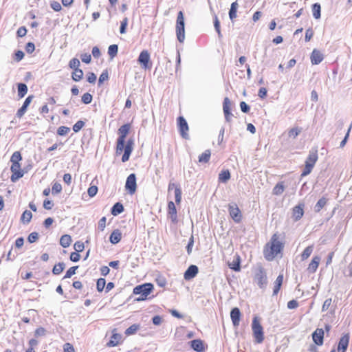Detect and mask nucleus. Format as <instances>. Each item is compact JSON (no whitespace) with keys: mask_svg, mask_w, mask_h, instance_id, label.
<instances>
[{"mask_svg":"<svg viewBox=\"0 0 352 352\" xmlns=\"http://www.w3.org/2000/svg\"><path fill=\"white\" fill-rule=\"evenodd\" d=\"M278 239V234L277 233L274 234L271 238L270 250L265 252V258L269 261H272L275 256L280 253L283 249V244Z\"/></svg>","mask_w":352,"mask_h":352,"instance_id":"1","label":"nucleus"},{"mask_svg":"<svg viewBox=\"0 0 352 352\" xmlns=\"http://www.w3.org/2000/svg\"><path fill=\"white\" fill-rule=\"evenodd\" d=\"M131 129L130 124H125L121 126L118 129L119 137L117 140L116 153L120 154L124 149L125 139Z\"/></svg>","mask_w":352,"mask_h":352,"instance_id":"2","label":"nucleus"},{"mask_svg":"<svg viewBox=\"0 0 352 352\" xmlns=\"http://www.w3.org/2000/svg\"><path fill=\"white\" fill-rule=\"evenodd\" d=\"M154 287L151 283H144L138 285L133 289V294L135 295L140 294L141 296L136 298L137 301H142L146 298V297L151 293Z\"/></svg>","mask_w":352,"mask_h":352,"instance_id":"3","label":"nucleus"},{"mask_svg":"<svg viewBox=\"0 0 352 352\" xmlns=\"http://www.w3.org/2000/svg\"><path fill=\"white\" fill-rule=\"evenodd\" d=\"M185 23L184 14L179 11L177 14L176 21V34L177 40L182 43L185 39Z\"/></svg>","mask_w":352,"mask_h":352,"instance_id":"4","label":"nucleus"},{"mask_svg":"<svg viewBox=\"0 0 352 352\" xmlns=\"http://www.w3.org/2000/svg\"><path fill=\"white\" fill-rule=\"evenodd\" d=\"M252 329L256 342L261 343L264 340L263 329L256 317L253 318Z\"/></svg>","mask_w":352,"mask_h":352,"instance_id":"5","label":"nucleus"},{"mask_svg":"<svg viewBox=\"0 0 352 352\" xmlns=\"http://www.w3.org/2000/svg\"><path fill=\"white\" fill-rule=\"evenodd\" d=\"M254 280L261 289H265L267 285V278L265 270L260 267L255 273Z\"/></svg>","mask_w":352,"mask_h":352,"instance_id":"6","label":"nucleus"},{"mask_svg":"<svg viewBox=\"0 0 352 352\" xmlns=\"http://www.w3.org/2000/svg\"><path fill=\"white\" fill-rule=\"evenodd\" d=\"M228 211L230 217L236 223H240L242 219V214L238 206L234 204H230L228 206Z\"/></svg>","mask_w":352,"mask_h":352,"instance_id":"7","label":"nucleus"},{"mask_svg":"<svg viewBox=\"0 0 352 352\" xmlns=\"http://www.w3.org/2000/svg\"><path fill=\"white\" fill-rule=\"evenodd\" d=\"M136 188V176L135 173H131L126 178L125 188L130 195H133L135 192Z\"/></svg>","mask_w":352,"mask_h":352,"instance_id":"8","label":"nucleus"},{"mask_svg":"<svg viewBox=\"0 0 352 352\" xmlns=\"http://www.w3.org/2000/svg\"><path fill=\"white\" fill-rule=\"evenodd\" d=\"M177 125L182 137L184 139H188V125L184 117L179 116L177 118Z\"/></svg>","mask_w":352,"mask_h":352,"instance_id":"9","label":"nucleus"},{"mask_svg":"<svg viewBox=\"0 0 352 352\" xmlns=\"http://www.w3.org/2000/svg\"><path fill=\"white\" fill-rule=\"evenodd\" d=\"M21 166L19 163H12L11 166V171L12 175L11 176V181L14 182L18 180L19 178L23 176V171L21 170Z\"/></svg>","mask_w":352,"mask_h":352,"instance_id":"10","label":"nucleus"},{"mask_svg":"<svg viewBox=\"0 0 352 352\" xmlns=\"http://www.w3.org/2000/svg\"><path fill=\"white\" fill-rule=\"evenodd\" d=\"M349 333H346L340 338L337 348L338 352H346L349 346Z\"/></svg>","mask_w":352,"mask_h":352,"instance_id":"11","label":"nucleus"},{"mask_svg":"<svg viewBox=\"0 0 352 352\" xmlns=\"http://www.w3.org/2000/svg\"><path fill=\"white\" fill-rule=\"evenodd\" d=\"M138 61L144 69L149 67L148 63L150 61V54L147 50H143L140 52Z\"/></svg>","mask_w":352,"mask_h":352,"instance_id":"12","label":"nucleus"},{"mask_svg":"<svg viewBox=\"0 0 352 352\" xmlns=\"http://www.w3.org/2000/svg\"><path fill=\"white\" fill-rule=\"evenodd\" d=\"M199 272V269L197 265H191L186 270L184 274V278L186 280H191L197 276Z\"/></svg>","mask_w":352,"mask_h":352,"instance_id":"13","label":"nucleus"},{"mask_svg":"<svg viewBox=\"0 0 352 352\" xmlns=\"http://www.w3.org/2000/svg\"><path fill=\"white\" fill-rule=\"evenodd\" d=\"M304 206L303 204H299L296 206L292 210V217L295 221L300 220L304 214Z\"/></svg>","mask_w":352,"mask_h":352,"instance_id":"14","label":"nucleus"},{"mask_svg":"<svg viewBox=\"0 0 352 352\" xmlns=\"http://www.w3.org/2000/svg\"><path fill=\"white\" fill-rule=\"evenodd\" d=\"M33 98H34L33 95H30L26 98L22 107L16 112V116L18 118H21L25 113L27 109H28V106L30 105V104L31 103Z\"/></svg>","mask_w":352,"mask_h":352,"instance_id":"15","label":"nucleus"},{"mask_svg":"<svg viewBox=\"0 0 352 352\" xmlns=\"http://www.w3.org/2000/svg\"><path fill=\"white\" fill-rule=\"evenodd\" d=\"M312 338L316 344L320 346L323 344L324 331L322 329H317L312 333Z\"/></svg>","mask_w":352,"mask_h":352,"instance_id":"16","label":"nucleus"},{"mask_svg":"<svg viewBox=\"0 0 352 352\" xmlns=\"http://www.w3.org/2000/svg\"><path fill=\"white\" fill-rule=\"evenodd\" d=\"M230 318L234 327H238L241 318V311L238 307H234L231 310Z\"/></svg>","mask_w":352,"mask_h":352,"instance_id":"17","label":"nucleus"},{"mask_svg":"<svg viewBox=\"0 0 352 352\" xmlns=\"http://www.w3.org/2000/svg\"><path fill=\"white\" fill-rule=\"evenodd\" d=\"M311 62L313 65H318L323 59V54L318 50L314 49L311 54Z\"/></svg>","mask_w":352,"mask_h":352,"instance_id":"18","label":"nucleus"},{"mask_svg":"<svg viewBox=\"0 0 352 352\" xmlns=\"http://www.w3.org/2000/svg\"><path fill=\"white\" fill-rule=\"evenodd\" d=\"M190 346L194 351L197 352H204L205 351L204 342L200 339L192 340L190 342Z\"/></svg>","mask_w":352,"mask_h":352,"instance_id":"19","label":"nucleus"},{"mask_svg":"<svg viewBox=\"0 0 352 352\" xmlns=\"http://www.w3.org/2000/svg\"><path fill=\"white\" fill-rule=\"evenodd\" d=\"M168 213L170 215L171 221L173 223L177 221V210L175 204L173 201H169L168 204Z\"/></svg>","mask_w":352,"mask_h":352,"instance_id":"20","label":"nucleus"},{"mask_svg":"<svg viewBox=\"0 0 352 352\" xmlns=\"http://www.w3.org/2000/svg\"><path fill=\"white\" fill-rule=\"evenodd\" d=\"M283 275L279 274L274 282V289H273V295L274 296L278 294V293L280 291V289L281 287V285L283 284Z\"/></svg>","mask_w":352,"mask_h":352,"instance_id":"21","label":"nucleus"},{"mask_svg":"<svg viewBox=\"0 0 352 352\" xmlns=\"http://www.w3.org/2000/svg\"><path fill=\"white\" fill-rule=\"evenodd\" d=\"M122 234L119 230H115L110 235L109 241L113 244H116L120 241Z\"/></svg>","mask_w":352,"mask_h":352,"instance_id":"22","label":"nucleus"},{"mask_svg":"<svg viewBox=\"0 0 352 352\" xmlns=\"http://www.w3.org/2000/svg\"><path fill=\"white\" fill-rule=\"evenodd\" d=\"M318 160L317 151H311L309 153L308 157L306 160L305 164H309L310 166H314L316 162Z\"/></svg>","mask_w":352,"mask_h":352,"instance_id":"23","label":"nucleus"},{"mask_svg":"<svg viewBox=\"0 0 352 352\" xmlns=\"http://www.w3.org/2000/svg\"><path fill=\"white\" fill-rule=\"evenodd\" d=\"M320 261V258L319 256H314L309 265L308 270L311 272H315L318 267Z\"/></svg>","mask_w":352,"mask_h":352,"instance_id":"24","label":"nucleus"},{"mask_svg":"<svg viewBox=\"0 0 352 352\" xmlns=\"http://www.w3.org/2000/svg\"><path fill=\"white\" fill-rule=\"evenodd\" d=\"M124 211V206L123 205L120 203L117 202L116 203L113 207L111 208V212L113 216H117L122 213Z\"/></svg>","mask_w":352,"mask_h":352,"instance_id":"25","label":"nucleus"},{"mask_svg":"<svg viewBox=\"0 0 352 352\" xmlns=\"http://www.w3.org/2000/svg\"><path fill=\"white\" fill-rule=\"evenodd\" d=\"M239 5L237 1H234L232 3L230 9L229 11V17L231 21H233L234 19L236 18V12L238 9Z\"/></svg>","mask_w":352,"mask_h":352,"instance_id":"26","label":"nucleus"},{"mask_svg":"<svg viewBox=\"0 0 352 352\" xmlns=\"http://www.w3.org/2000/svg\"><path fill=\"white\" fill-rule=\"evenodd\" d=\"M122 338V336L119 333H113L111 338V340L107 343L108 346H116L118 344L120 340Z\"/></svg>","mask_w":352,"mask_h":352,"instance_id":"27","label":"nucleus"},{"mask_svg":"<svg viewBox=\"0 0 352 352\" xmlns=\"http://www.w3.org/2000/svg\"><path fill=\"white\" fill-rule=\"evenodd\" d=\"M72 243V237L69 234H64L60 237V244L63 248H67Z\"/></svg>","mask_w":352,"mask_h":352,"instance_id":"28","label":"nucleus"},{"mask_svg":"<svg viewBox=\"0 0 352 352\" xmlns=\"http://www.w3.org/2000/svg\"><path fill=\"white\" fill-rule=\"evenodd\" d=\"M230 178V173L228 170H222L219 174V181L222 183H226Z\"/></svg>","mask_w":352,"mask_h":352,"instance_id":"29","label":"nucleus"},{"mask_svg":"<svg viewBox=\"0 0 352 352\" xmlns=\"http://www.w3.org/2000/svg\"><path fill=\"white\" fill-rule=\"evenodd\" d=\"M18 87V96L20 98H23L28 92V87L24 83H19Z\"/></svg>","mask_w":352,"mask_h":352,"instance_id":"30","label":"nucleus"},{"mask_svg":"<svg viewBox=\"0 0 352 352\" xmlns=\"http://www.w3.org/2000/svg\"><path fill=\"white\" fill-rule=\"evenodd\" d=\"M327 199L324 197L320 199L314 206V210L316 212H319L324 206L327 204Z\"/></svg>","mask_w":352,"mask_h":352,"instance_id":"31","label":"nucleus"},{"mask_svg":"<svg viewBox=\"0 0 352 352\" xmlns=\"http://www.w3.org/2000/svg\"><path fill=\"white\" fill-rule=\"evenodd\" d=\"M83 77V72L80 69L74 70L72 74V78L76 82L80 81Z\"/></svg>","mask_w":352,"mask_h":352,"instance_id":"32","label":"nucleus"},{"mask_svg":"<svg viewBox=\"0 0 352 352\" xmlns=\"http://www.w3.org/2000/svg\"><path fill=\"white\" fill-rule=\"evenodd\" d=\"M320 11H321V7L319 3H316L312 5L313 16L315 19H318L320 18V16H321Z\"/></svg>","mask_w":352,"mask_h":352,"instance_id":"33","label":"nucleus"},{"mask_svg":"<svg viewBox=\"0 0 352 352\" xmlns=\"http://www.w3.org/2000/svg\"><path fill=\"white\" fill-rule=\"evenodd\" d=\"M210 151L206 150L199 157V162L201 163H207L210 158Z\"/></svg>","mask_w":352,"mask_h":352,"instance_id":"34","label":"nucleus"},{"mask_svg":"<svg viewBox=\"0 0 352 352\" xmlns=\"http://www.w3.org/2000/svg\"><path fill=\"white\" fill-rule=\"evenodd\" d=\"M32 214L30 210H25L21 215V220L23 223H28L31 221Z\"/></svg>","mask_w":352,"mask_h":352,"instance_id":"35","label":"nucleus"},{"mask_svg":"<svg viewBox=\"0 0 352 352\" xmlns=\"http://www.w3.org/2000/svg\"><path fill=\"white\" fill-rule=\"evenodd\" d=\"M65 267V265L64 263H58V264L55 265L52 269V273L54 275H58L60 274L63 270Z\"/></svg>","mask_w":352,"mask_h":352,"instance_id":"36","label":"nucleus"},{"mask_svg":"<svg viewBox=\"0 0 352 352\" xmlns=\"http://www.w3.org/2000/svg\"><path fill=\"white\" fill-rule=\"evenodd\" d=\"M314 250V246L309 245L307 247L301 254V258L302 261L307 259Z\"/></svg>","mask_w":352,"mask_h":352,"instance_id":"37","label":"nucleus"},{"mask_svg":"<svg viewBox=\"0 0 352 352\" xmlns=\"http://www.w3.org/2000/svg\"><path fill=\"white\" fill-rule=\"evenodd\" d=\"M229 267L235 272L240 271L241 266L239 256H237L236 259L234 260L232 263H229Z\"/></svg>","mask_w":352,"mask_h":352,"instance_id":"38","label":"nucleus"},{"mask_svg":"<svg viewBox=\"0 0 352 352\" xmlns=\"http://www.w3.org/2000/svg\"><path fill=\"white\" fill-rule=\"evenodd\" d=\"M118 51V47L116 44L111 45L108 48V54L111 58H114L117 55Z\"/></svg>","mask_w":352,"mask_h":352,"instance_id":"39","label":"nucleus"},{"mask_svg":"<svg viewBox=\"0 0 352 352\" xmlns=\"http://www.w3.org/2000/svg\"><path fill=\"white\" fill-rule=\"evenodd\" d=\"M223 113L231 111V101L228 97H226L223 103Z\"/></svg>","mask_w":352,"mask_h":352,"instance_id":"40","label":"nucleus"},{"mask_svg":"<svg viewBox=\"0 0 352 352\" xmlns=\"http://www.w3.org/2000/svg\"><path fill=\"white\" fill-rule=\"evenodd\" d=\"M284 186L282 183H278L273 188V194L276 195H281L284 191Z\"/></svg>","mask_w":352,"mask_h":352,"instance_id":"41","label":"nucleus"},{"mask_svg":"<svg viewBox=\"0 0 352 352\" xmlns=\"http://www.w3.org/2000/svg\"><path fill=\"white\" fill-rule=\"evenodd\" d=\"M80 65V60L76 58H72L69 63V67L74 70L79 69Z\"/></svg>","mask_w":352,"mask_h":352,"instance_id":"42","label":"nucleus"},{"mask_svg":"<svg viewBox=\"0 0 352 352\" xmlns=\"http://www.w3.org/2000/svg\"><path fill=\"white\" fill-rule=\"evenodd\" d=\"M106 285V280L103 278H98L96 283V288L99 292L103 291L104 287Z\"/></svg>","mask_w":352,"mask_h":352,"instance_id":"43","label":"nucleus"},{"mask_svg":"<svg viewBox=\"0 0 352 352\" xmlns=\"http://www.w3.org/2000/svg\"><path fill=\"white\" fill-rule=\"evenodd\" d=\"M139 329V325L138 324H132L131 326H130L129 328H127L125 331V334L126 336H130V335H133L134 333H136V331L138 330Z\"/></svg>","mask_w":352,"mask_h":352,"instance_id":"44","label":"nucleus"},{"mask_svg":"<svg viewBox=\"0 0 352 352\" xmlns=\"http://www.w3.org/2000/svg\"><path fill=\"white\" fill-rule=\"evenodd\" d=\"M22 160L21 155L19 151H15L11 156L10 161L12 163H19Z\"/></svg>","mask_w":352,"mask_h":352,"instance_id":"45","label":"nucleus"},{"mask_svg":"<svg viewBox=\"0 0 352 352\" xmlns=\"http://www.w3.org/2000/svg\"><path fill=\"white\" fill-rule=\"evenodd\" d=\"M175 202L178 204L182 200V190L179 186H175Z\"/></svg>","mask_w":352,"mask_h":352,"instance_id":"46","label":"nucleus"},{"mask_svg":"<svg viewBox=\"0 0 352 352\" xmlns=\"http://www.w3.org/2000/svg\"><path fill=\"white\" fill-rule=\"evenodd\" d=\"M214 26L216 32L218 34L219 38H221L222 36L220 30V22L218 19V17L216 14H214Z\"/></svg>","mask_w":352,"mask_h":352,"instance_id":"47","label":"nucleus"},{"mask_svg":"<svg viewBox=\"0 0 352 352\" xmlns=\"http://www.w3.org/2000/svg\"><path fill=\"white\" fill-rule=\"evenodd\" d=\"M302 129L298 127L292 128L289 131V136L296 138L301 132Z\"/></svg>","mask_w":352,"mask_h":352,"instance_id":"48","label":"nucleus"},{"mask_svg":"<svg viewBox=\"0 0 352 352\" xmlns=\"http://www.w3.org/2000/svg\"><path fill=\"white\" fill-rule=\"evenodd\" d=\"M92 99L93 97L89 93H85L82 95L81 100L84 104H88L91 102Z\"/></svg>","mask_w":352,"mask_h":352,"instance_id":"49","label":"nucleus"},{"mask_svg":"<svg viewBox=\"0 0 352 352\" xmlns=\"http://www.w3.org/2000/svg\"><path fill=\"white\" fill-rule=\"evenodd\" d=\"M70 131V129L67 126H61L57 130V134L60 136L67 135Z\"/></svg>","mask_w":352,"mask_h":352,"instance_id":"50","label":"nucleus"},{"mask_svg":"<svg viewBox=\"0 0 352 352\" xmlns=\"http://www.w3.org/2000/svg\"><path fill=\"white\" fill-rule=\"evenodd\" d=\"M78 268V266H73L70 267L67 272L63 278H71L74 274H76V270Z\"/></svg>","mask_w":352,"mask_h":352,"instance_id":"51","label":"nucleus"},{"mask_svg":"<svg viewBox=\"0 0 352 352\" xmlns=\"http://www.w3.org/2000/svg\"><path fill=\"white\" fill-rule=\"evenodd\" d=\"M85 126V122L82 120H78L73 126V130L75 133L78 132Z\"/></svg>","mask_w":352,"mask_h":352,"instance_id":"52","label":"nucleus"},{"mask_svg":"<svg viewBox=\"0 0 352 352\" xmlns=\"http://www.w3.org/2000/svg\"><path fill=\"white\" fill-rule=\"evenodd\" d=\"M127 24H128V19L126 17H125L121 21L120 28V34L126 33V27H127Z\"/></svg>","mask_w":352,"mask_h":352,"instance_id":"53","label":"nucleus"},{"mask_svg":"<svg viewBox=\"0 0 352 352\" xmlns=\"http://www.w3.org/2000/svg\"><path fill=\"white\" fill-rule=\"evenodd\" d=\"M74 248L77 252H82L85 248L84 243L81 241H76L74 245Z\"/></svg>","mask_w":352,"mask_h":352,"instance_id":"54","label":"nucleus"},{"mask_svg":"<svg viewBox=\"0 0 352 352\" xmlns=\"http://www.w3.org/2000/svg\"><path fill=\"white\" fill-rule=\"evenodd\" d=\"M62 190V186L59 183H54L52 186V191L53 194H57L60 192Z\"/></svg>","mask_w":352,"mask_h":352,"instance_id":"55","label":"nucleus"},{"mask_svg":"<svg viewBox=\"0 0 352 352\" xmlns=\"http://www.w3.org/2000/svg\"><path fill=\"white\" fill-rule=\"evenodd\" d=\"M38 238V234L36 232H33L30 233L28 237V241L29 243H32L35 242Z\"/></svg>","mask_w":352,"mask_h":352,"instance_id":"56","label":"nucleus"},{"mask_svg":"<svg viewBox=\"0 0 352 352\" xmlns=\"http://www.w3.org/2000/svg\"><path fill=\"white\" fill-rule=\"evenodd\" d=\"M51 8L56 12H58L61 10L62 7L59 2L53 1L50 3Z\"/></svg>","mask_w":352,"mask_h":352,"instance_id":"57","label":"nucleus"},{"mask_svg":"<svg viewBox=\"0 0 352 352\" xmlns=\"http://www.w3.org/2000/svg\"><path fill=\"white\" fill-rule=\"evenodd\" d=\"M98 192V187L96 186H90L89 188H88V190H87V192H88V195L91 197H93L94 196H95L96 195Z\"/></svg>","mask_w":352,"mask_h":352,"instance_id":"58","label":"nucleus"},{"mask_svg":"<svg viewBox=\"0 0 352 352\" xmlns=\"http://www.w3.org/2000/svg\"><path fill=\"white\" fill-rule=\"evenodd\" d=\"M241 110L243 113H248L250 111V106L244 101L240 102Z\"/></svg>","mask_w":352,"mask_h":352,"instance_id":"59","label":"nucleus"},{"mask_svg":"<svg viewBox=\"0 0 352 352\" xmlns=\"http://www.w3.org/2000/svg\"><path fill=\"white\" fill-rule=\"evenodd\" d=\"M193 245H194V239H193V236H191V237L189 239L188 243L186 246V250H187V252L188 254H191Z\"/></svg>","mask_w":352,"mask_h":352,"instance_id":"60","label":"nucleus"},{"mask_svg":"<svg viewBox=\"0 0 352 352\" xmlns=\"http://www.w3.org/2000/svg\"><path fill=\"white\" fill-rule=\"evenodd\" d=\"M34 50H35V45L33 43L29 42L26 44L25 50H26L27 53L31 54L34 51Z\"/></svg>","mask_w":352,"mask_h":352,"instance_id":"61","label":"nucleus"},{"mask_svg":"<svg viewBox=\"0 0 352 352\" xmlns=\"http://www.w3.org/2000/svg\"><path fill=\"white\" fill-rule=\"evenodd\" d=\"M331 302H332L331 298L326 299L322 305V311H327L331 306Z\"/></svg>","mask_w":352,"mask_h":352,"instance_id":"62","label":"nucleus"},{"mask_svg":"<svg viewBox=\"0 0 352 352\" xmlns=\"http://www.w3.org/2000/svg\"><path fill=\"white\" fill-rule=\"evenodd\" d=\"M314 35V32L312 30L311 28H309L306 30V32H305V41L308 42L311 40V38H312Z\"/></svg>","mask_w":352,"mask_h":352,"instance_id":"63","label":"nucleus"},{"mask_svg":"<svg viewBox=\"0 0 352 352\" xmlns=\"http://www.w3.org/2000/svg\"><path fill=\"white\" fill-rule=\"evenodd\" d=\"M81 60L85 63H89L91 60V56L89 54H83L81 55Z\"/></svg>","mask_w":352,"mask_h":352,"instance_id":"64","label":"nucleus"}]
</instances>
